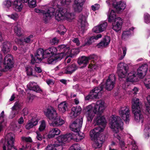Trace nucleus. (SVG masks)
Listing matches in <instances>:
<instances>
[{
  "label": "nucleus",
  "mask_w": 150,
  "mask_h": 150,
  "mask_svg": "<svg viewBox=\"0 0 150 150\" xmlns=\"http://www.w3.org/2000/svg\"><path fill=\"white\" fill-rule=\"evenodd\" d=\"M105 108L104 101L101 100L98 101L96 104L93 103L87 106L85 110L88 120L91 121L96 114L102 113Z\"/></svg>",
  "instance_id": "obj_1"
},
{
  "label": "nucleus",
  "mask_w": 150,
  "mask_h": 150,
  "mask_svg": "<svg viewBox=\"0 0 150 150\" xmlns=\"http://www.w3.org/2000/svg\"><path fill=\"white\" fill-rule=\"evenodd\" d=\"M109 123L110 127L114 133V137L119 140L121 147L123 148L125 146V143L123 140L120 139L118 134L120 130H122L123 129V122L119 117L112 115L110 118Z\"/></svg>",
  "instance_id": "obj_2"
},
{
  "label": "nucleus",
  "mask_w": 150,
  "mask_h": 150,
  "mask_svg": "<svg viewBox=\"0 0 150 150\" xmlns=\"http://www.w3.org/2000/svg\"><path fill=\"white\" fill-rule=\"evenodd\" d=\"M103 131V128L98 126L90 131V136L91 139L93 140L92 145L93 147L99 148L102 146L103 142L105 140V137L103 135H100V133Z\"/></svg>",
  "instance_id": "obj_3"
},
{
  "label": "nucleus",
  "mask_w": 150,
  "mask_h": 150,
  "mask_svg": "<svg viewBox=\"0 0 150 150\" xmlns=\"http://www.w3.org/2000/svg\"><path fill=\"white\" fill-rule=\"evenodd\" d=\"M108 21L110 22H113L112 28L116 32L120 30L122 28V20L120 17L116 18V13L112 9H109L108 14Z\"/></svg>",
  "instance_id": "obj_4"
},
{
  "label": "nucleus",
  "mask_w": 150,
  "mask_h": 150,
  "mask_svg": "<svg viewBox=\"0 0 150 150\" xmlns=\"http://www.w3.org/2000/svg\"><path fill=\"white\" fill-rule=\"evenodd\" d=\"M74 17L73 13L68 12L66 9L59 8L55 13V18L58 21H62L65 20L70 21Z\"/></svg>",
  "instance_id": "obj_5"
},
{
  "label": "nucleus",
  "mask_w": 150,
  "mask_h": 150,
  "mask_svg": "<svg viewBox=\"0 0 150 150\" xmlns=\"http://www.w3.org/2000/svg\"><path fill=\"white\" fill-rule=\"evenodd\" d=\"M35 11L38 13H42L43 16V20L46 23H47L54 15L55 9L50 7L48 6H44L42 7V9L38 8L35 9Z\"/></svg>",
  "instance_id": "obj_6"
},
{
  "label": "nucleus",
  "mask_w": 150,
  "mask_h": 150,
  "mask_svg": "<svg viewBox=\"0 0 150 150\" xmlns=\"http://www.w3.org/2000/svg\"><path fill=\"white\" fill-rule=\"evenodd\" d=\"M45 51L42 48H40L37 50L36 53L35 54L34 57H32L31 60V63L32 64H33L35 63H38L41 61L43 59L47 58L46 60H47V62L49 64H51L52 63H49L48 61L50 57H52L51 53L47 54L45 53L46 51Z\"/></svg>",
  "instance_id": "obj_7"
},
{
  "label": "nucleus",
  "mask_w": 150,
  "mask_h": 150,
  "mask_svg": "<svg viewBox=\"0 0 150 150\" xmlns=\"http://www.w3.org/2000/svg\"><path fill=\"white\" fill-rule=\"evenodd\" d=\"M71 53V51L69 49V47L66 46L63 51H62L61 52L57 54L55 57L53 56V58H51L49 59L48 62L49 63H52L54 61L60 60L64 56L72 57V55Z\"/></svg>",
  "instance_id": "obj_8"
},
{
  "label": "nucleus",
  "mask_w": 150,
  "mask_h": 150,
  "mask_svg": "<svg viewBox=\"0 0 150 150\" xmlns=\"http://www.w3.org/2000/svg\"><path fill=\"white\" fill-rule=\"evenodd\" d=\"M103 92V90L102 85L96 87L92 90L88 95L85 97V99L86 100H90L98 98L101 96Z\"/></svg>",
  "instance_id": "obj_9"
},
{
  "label": "nucleus",
  "mask_w": 150,
  "mask_h": 150,
  "mask_svg": "<svg viewBox=\"0 0 150 150\" xmlns=\"http://www.w3.org/2000/svg\"><path fill=\"white\" fill-rule=\"evenodd\" d=\"M119 115L126 123H129L130 120V110L128 107H121L119 110Z\"/></svg>",
  "instance_id": "obj_10"
},
{
  "label": "nucleus",
  "mask_w": 150,
  "mask_h": 150,
  "mask_svg": "<svg viewBox=\"0 0 150 150\" xmlns=\"http://www.w3.org/2000/svg\"><path fill=\"white\" fill-rule=\"evenodd\" d=\"M13 58L12 56L10 54L7 55L4 58V65L3 64L2 66L4 71H5L13 67Z\"/></svg>",
  "instance_id": "obj_11"
},
{
  "label": "nucleus",
  "mask_w": 150,
  "mask_h": 150,
  "mask_svg": "<svg viewBox=\"0 0 150 150\" xmlns=\"http://www.w3.org/2000/svg\"><path fill=\"white\" fill-rule=\"evenodd\" d=\"M44 114L49 120L52 121L58 116L55 109L51 106L49 107L45 110Z\"/></svg>",
  "instance_id": "obj_12"
},
{
  "label": "nucleus",
  "mask_w": 150,
  "mask_h": 150,
  "mask_svg": "<svg viewBox=\"0 0 150 150\" xmlns=\"http://www.w3.org/2000/svg\"><path fill=\"white\" fill-rule=\"evenodd\" d=\"M106 2L109 5L112 4L118 11H123L126 6L125 3L121 1L116 2V0H107Z\"/></svg>",
  "instance_id": "obj_13"
},
{
  "label": "nucleus",
  "mask_w": 150,
  "mask_h": 150,
  "mask_svg": "<svg viewBox=\"0 0 150 150\" xmlns=\"http://www.w3.org/2000/svg\"><path fill=\"white\" fill-rule=\"evenodd\" d=\"M66 46L64 45H61L58 46L57 48L55 47H52L47 49V50L46 51L45 53L47 54L51 53V54H52V57H50L49 59L51 58H53V56L55 57V56H56V55L57 54L56 53L57 51L60 52H61L62 51H63ZM49 60V59L48 60V61Z\"/></svg>",
  "instance_id": "obj_14"
},
{
  "label": "nucleus",
  "mask_w": 150,
  "mask_h": 150,
  "mask_svg": "<svg viewBox=\"0 0 150 150\" xmlns=\"http://www.w3.org/2000/svg\"><path fill=\"white\" fill-rule=\"evenodd\" d=\"M71 134H67L65 135H61L58 137L57 141L58 146L64 145L67 142L71 140Z\"/></svg>",
  "instance_id": "obj_15"
},
{
  "label": "nucleus",
  "mask_w": 150,
  "mask_h": 150,
  "mask_svg": "<svg viewBox=\"0 0 150 150\" xmlns=\"http://www.w3.org/2000/svg\"><path fill=\"white\" fill-rule=\"evenodd\" d=\"M128 67L126 64L120 63L118 65L117 73L119 76L121 78H125L127 74Z\"/></svg>",
  "instance_id": "obj_16"
},
{
  "label": "nucleus",
  "mask_w": 150,
  "mask_h": 150,
  "mask_svg": "<svg viewBox=\"0 0 150 150\" xmlns=\"http://www.w3.org/2000/svg\"><path fill=\"white\" fill-rule=\"evenodd\" d=\"M83 122L82 118L77 119L69 125V127L71 130L74 132L79 131L81 128Z\"/></svg>",
  "instance_id": "obj_17"
},
{
  "label": "nucleus",
  "mask_w": 150,
  "mask_h": 150,
  "mask_svg": "<svg viewBox=\"0 0 150 150\" xmlns=\"http://www.w3.org/2000/svg\"><path fill=\"white\" fill-rule=\"evenodd\" d=\"M86 17L82 15H80L79 16L78 20V25L80 27V30L83 32L86 30L87 27L88 26V24L86 21Z\"/></svg>",
  "instance_id": "obj_18"
},
{
  "label": "nucleus",
  "mask_w": 150,
  "mask_h": 150,
  "mask_svg": "<svg viewBox=\"0 0 150 150\" xmlns=\"http://www.w3.org/2000/svg\"><path fill=\"white\" fill-rule=\"evenodd\" d=\"M115 78L113 74L110 75L107 79L105 85V88L108 91L112 89L115 83Z\"/></svg>",
  "instance_id": "obj_19"
},
{
  "label": "nucleus",
  "mask_w": 150,
  "mask_h": 150,
  "mask_svg": "<svg viewBox=\"0 0 150 150\" xmlns=\"http://www.w3.org/2000/svg\"><path fill=\"white\" fill-rule=\"evenodd\" d=\"M14 135L11 133L6 134L5 137V142L7 143L8 150H10L13 146Z\"/></svg>",
  "instance_id": "obj_20"
},
{
  "label": "nucleus",
  "mask_w": 150,
  "mask_h": 150,
  "mask_svg": "<svg viewBox=\"0 0 150 150\" xmlns=\"http://www.w3.org/2000/svg\"><path fill=\"white\" fill-rule=\"evenodd\" d=\"M132 112L134 114L135 121L137 122L142 123L144 117L140 109L132 110Z\"/></svg>",
  "instance_id": "obj_21"
},
{
  "label": "nucleus",
  "mask_w": 150,
  "mask_h": 150,
  "mask_svg": "<svg viewBox=\"0 0 150 150\" xmlns=\"http://www.w3.org/2000/svg\"><path fill=\"white\" fill-rule=\"evenodd\" d=\"M85 0H75L73 5V8L75 12H81L82 9V6Z\"/></svg>",
  "instance_id": "obj_22"
},
{
  "label": "nucleus",
  "mask_w": 150,
  "mask_h": 150,
  "mask_svg": "<svg viewBox=\"0 0 150 150\" xmlns=\"http://www.w3.org/2000/svg\"><path fill=\"white\" fill-rule=\"evenodd\" d=\"M107 25V22H101L98 25L94 27L93 29V31L94 32L97 33L102 32L105 30Z\"/></svg>",
  "instance_id": "obj_23"
},
{
  "label": "nucleus",
  "mask_w": 150,
  "mask_h": 150,
  "mask_svg": "<svg viewBox=\"0 0 150 150\" xmlns=\"http://www.w3.org/2000/svg\"><path fill=\"white\" fill-rule=\"evenodd\" d=\"M148 68V66L146 64L139 67L137 70V75L139 78H142L146 75Z\"/></svg>",
  "instance_id": "obj_24"
},
{
  "label": "nucleus",
  "mask_w": 150,
  "mask_h": 150,
  "mask_svg": "<svg viewBox=\"0 0 150 150\" xmlns=\"http://www.w3.org/2000/svg\"><path fill=\"white\" fill-rule=\"evenodd\" d=\"M95 57V56L93 55L90 56L88 57L82 56L79 58L78 63L80 65L83 64L84 65V67H86L88 63V60L94 59Z\"/></svg>",
  "instance_id": "obj_25"
},
{
  "label": "nucleus",
  "mask_w": 150,
  "mask_h": 150,
  "mask_svg": "<svg viewBox=\"0 0 150 150\" xmlns=\"http://www.w3.org/2000/svg\"><path fill=\"white\" fill-rule=\"evenodd\" d=\"M73 0H55L53 1L54 5L59 7V6H67L69 5Z\"/></svg>",
  "instance_id": "obj_26"
},
{
  "label": "nucleus",
  "mask_w": 150,
  "mask_h": 150,
  "mask_svg": "<svg viewBox=\"0 0 150 150\" xmlns=\"http://www.w3.org/2000/svg\"><path fill=\"white\" fill-rule=\"evenodd\" d=\"M60 132V130L57 128H52L50 130L47 136V137H45V136H44V137L48 139L53 138L55 136L59 134Z\"/></svg>",
  "instance_id": "obj_27"
},
{
  "label": "nucleus",
  "mask_w": 150,
  "mask_h": 150,
  "mask_svg": "<svg viewBox=\"0 0 150 150\" xmlns=\"http://www.w3.org/2000/svg\"><path fill=\"white\" fill-rule=\"evenodd\" d=\"M27 86L29 90L35 91L36 92L40 93L42 91L37 83L35 82H30L27 85Z\"/></svg>",
  "instance_id": "obj_28"
},
{
  "label": "nucleus",
  "mask_w": 150,
  "mask_h": 150,
  "mask_svg": "<svg viewBox=\"0 0 150 150\" xmlns=\"http://www.w3.org/2000/svg\"><path fill=\"white\" fill-rule=\"evenodd\" d=\"M38 120L35 117H32L30 120L28 121L25 125V128L27 129H29L33 127L34 126L38 124Z\"/></svg>",
  "instance_id": "obj_29"
},
{
  "label": "nucleus",
  "mask_w": 150,
  "mask_h": 150,
  "mask_svg": "<svg viewBox=\"0 0 150 150\" xmlns=\"http://www.w3.org/2000/svg\"><path fill=\"white\" fill-rule=\"evenodd\" d=\"M75 134H71V139H73L76 142H79L84 138V134L83 133L79 131L75 132Z\"/></svg>",
  "instance_id": "obj_30"
},
{
  "label": "nucleus",
  "mask_w": 150,
  "mask_h": 150,
  "mask_svg": "<svg viewBox=\"0 0 150 150\" xmlns=\"http://www.w3.org/2000/svg\"><path fill=\"white\" fill-rule=\"evenodd\" d=\"M14 30L16 35L21 36L23 35V31L21 28L20 25L17 23H15L14 24Z\"/></svg>",
  "instance_id": "obj_31"
},
{
  "label": "nucleus",
  "mask_w": 150,
  "mask_h": 150,
  "mask_svg": "<svg viewBox=\"0 0 150 150\" xmlns=\"http://www.w3.org/2000/svg\"><path fill=\"white\" fill-rule=\"evenodd\" d=\"M77 69V67L76 64H73L64 69V72L66 74H71L75 71Z\"/></svg>",
  "instance_id": "obj_32"
},
{
  "label": "nucleus",
  "mask_w": 150,
  "mask_h": 150,
  "mask_svg": "<svg viewBox=\"0 0 150 150\" xmlns=\"http://www.w3.org/2000/svg\"><path fill=\"white\" fill-rule=\"evenodd\" d=\"M21 1L16 0L13 2V5L15 10L17 11H21L23 7V6Z\"/></svg>",
  "instance_id": "obj_33"
},
{
  "label": "nucleus",
  "mask_w": 150,
  "mask_h": 150,
  "mask_svg": "<svg viewBox=\"0 0 150 150\" xmlns=\"http://www.w3.org/2000/svg\"><path fill=\"white\" fill-rule=\"evenodd\" d=\"M110 41V38L108 36H106L104 39L97 45L98 47L103 48L108 45Z\"/></svg>",
  "instance_id": "obj_34"
},
{
  "label": "nucleus",
  "mask_w": 150,
  "mask_h": 150,
  "mask_svg": "<svg viewBox=\"0 0 150 150\" xmlns=\"http://www.w3.org/2000/svg\"><path fill=\"white\" fill-rule=\"evenodd\" d=\"M11 47V45L10 42H4L2 44L1 51L4 54H6L9 52Z\"/></svg>",
  "instance_id": "obj_35"
},
{
  "label": "nucleus",
  "mask_w": 150,
  "mask_h": 150,
  "mask_svg": "<svg viewBox=\"0 0 150 150\" xmlns=\"http://www.w3.org/2000/svg\"><path fill=\"white\" fill-rule=\"evenodd\" d=\"M53 121L52 123H49L50 125H52L54 126H59L62 125L64 123V120L59 116H58Z\"/></svg>",
  "instance_id": "obj_36"
},
{
  "label": "nucleus",
  "mask_w": 150,
  "mask_h": 150,
  "mask_svg": "<svg viewBox=\"0 0 150 150\" xmlns=\"http://www.w3.org/2000/svg\"><path fill=\"white\" fill-rule=\"evenodd\" d=\"M95 124L102 125L103 126L105 125V120L103 116H99L94 119Z\"/></svg>",
  "instance_id": "obj_37"
},
{
  "label": "nucleus",
  "mask_w": 150,
  "mask_h": 150,
  "mask_svg": "<svg viewBox=\"0 0 150 150\" xmlns=\"http://www.w3.org/2000/svg\"><path fill=\"white\" fill-rule=\"evenodd\" d=\"M132 110L140 109L139 99L137 98H133L132 100Z\"/></svg>",
  "instance_id": "obj_38"
},
{
  "label": "nucleus",
  "mask_w": 150,
  "mask_h": 150,
  "mask_svg": "<svg viewBox=\"0 0 150 150\" xmlns=\"http://www.w3.org/2000/svg\"><path fill=\"white\" fill-rule=\"evenodd\" d=\"M127 81L131 82L137 81V78L136 73L134 71H132L129 73L127 76Z\"/></svg>",
  "instance_id": "obj_39"
},
{
  "label": "nucleus",
  "mask_w": 150,
  "mask_h": 150,
  "mask_svg": "<svg viewBox=\"0 0 150 150\" xmlns=\"http://www.w3.org/2000/svg\"><path fill=\"white\" fill-rule=\"evenodd\" d=\"M63 147L58 146L57 144L48 145L47 147L46 150H62Z\"/></svg>",
  "instance_id": "obj_40"
},
{
  "label": "nucleus",
  "mask_w": 150,
  "mask_h": 150,
  "mask_svg": "<svg viewBox=\"0 0 150 150\" xmlns=\"http://www.w3.org/2000/svg\"><path fill=\"white\" fill-rule=\"evenodd\" d=\"M102 37V35L100 34H98L96 36H93L88 39L87 42L86 43V45L91 44L95 40H97Z\"/></svg>",
  "instance_id": "obj_41"
},
{
  "label": "nucleus",
  "mask_w": 150,
  "mask_h": 150,
  "mask_svg": "<svg viewBox=\"0 0 150 150\" xmlns=\"http://www.w3.org/2000/svg\"><path fill=\"white\" fill-rule=\"evenodd\" d=\"M33 36V35H30L24 38L23 40V42H22L21 40H17L19 42V43L21 44L25 42L26 43H30L33 42L32 39Z\"/></svg>",
  "instance_id": "obj_42"
},
{
  "label": "nucleus",
  "mask_w": 150,
  "mask_h": 150,
  "mask_svg": "<svg viewBox=\"0 0 150 150\" xmlns=\"http://www.w3.org/2000/svg\"><path fill=\"white\" fill-rule=\"evenodd\" d=\"M58 109L59 111L62 112H64L67 109V103L65 102L62 103L58 105Z\"/></svg>",
  "instance_id": "obj_43"
},
{
  "label": "nucleus",
  "mask_w": 150,
  "mask_h": 150,
  "mask_svg": "<svg viewBox=\"0 0 150 150\" xmlns=\"http://www.w3.org/2000/svg\"><path fill=\"white\" fill-rule=\"evenodd\" d=\"M134 29V28H131L129 29L126 31H124L122 35V39L123 40L127 39L128 38L129 35H130Z\"/></svg>",
  "instance_id": "obj_44"
},
{
  "label": "nucleus",
  "mask_w": 150,
  "mask_h": 150,
  "mask_svg": "<svg viewBox=\"0 0 150 150\" xmlns=\"http://www.w3.org/2000/svg\"><path fill=\"white\" fill-rule=\"evenodd\" d=\"M146 100L147 101L145 104L146 110L149 113H150V95L147 96Z\"/></svg>",
  "instance_id": "obj_45"
},
{
  "label": "nucleus",
  "mask_w": 150,
  "mask_h": 150,
  "mask_svg": "<svg viewBox=\"0 0 150 150\" xmlns=\"http://www.w3.org/2000/svg\"><path fill=\"white\" fill-rule=\"evenodd\" d=\"M46 127V122L45 121L43 120L41 121V123L38 128L40 132H42L44 130Z\"/></svg>",
  "instance_id": "obj_46"
},
{
  "label": "nucleus",
  "mask_w": 150,
  "mask_h": 150,
  "mask_svg": "<svg viewBox=\"0 0 150 150\" xmlns=\"http://www.w3.org/2000/svg\"><path fill=\"white\" fill-rule=\"evenodd\" d=\"M12 2L10 0H4L2 3L3 6L5 8H8L11 6Z\"/></svg>",
  "instance_id": "obj_47"
},
{
  "label": "nucleus",
  "mask_w": 150,
  "mask_h": 150,
  "mask_svg": "<svg viewBox=\"0 0 150 150\" xmlns=\"http://www.w3.org/2000/svg\"><path fill=\"white\" fill-rule=\"evenodd\" d=\"M121 50H122L123 52V55H122L119 58V59L120 60H121L125 56L127 51V48L125 46H123L119 50V54L120 52V53H121Z\"/></svg>",
  "instance_id": "obj_48"
},
{
  "label": "nucleus",
  "mask_w": 150,
  "mask_h": 150,
  "mask_svg": "<svg viewBox=\"0 0 150 150\" xmlns=\"http://www.w3.org/2000/svg\"><path fill=\"white\" fill-rule=\"evenodd\" d=\"M144 136L145 138L147 139L150 137V127H146L144 129Z\"/></svg>",
  "instance_id": "obj_49"
},
{
  "label": "nucleus",
  "mask_w": 150,
  "mask_h": 150,
  "mask_svg": "<svg viewBox=\"0 0 150 150\" xmlns=\"http://www.w3.org/2000/svg\"><path fill=\"white\" fill-rule=\"evenodd\" d=\"M21 105L18 102H16L14 104L12 108V110H15L19 111V110L20 109L21 107Z\"/></svg>",
  "instance_id": "obj_50"
},
{
  "label": "nucleus",
  "mask_w": 150,
  "mask_h": 150,
  "mask_svg": "<svg viewBox=\"0 0 150 150\" xmlns=\"http://www.w3.org/2000/svg\"><path fill=\"white\" fill-rule=\"evenodd\" d=\"M72 110L74 111L75 113L77 114V115H78L81 113L82 109L80 106H77L76 107L72 108Z\"/></svg>",
  "instance_id": "obj_51"
},
{
  "label": "nucleus",
  "mask_w": 150,
  "mask_h": 150,
  "mask_svg": "<svg viewBox=\"0 0 150 150\" xmlns=\"http://www.w3.org/2000/svg\"><path fill=\"white\" fill-rule=\"evenodd\" d=\"M7 16L9 18L15 21L17 20L19 17L18 15L16 13H13L11 15H7Z\"/></svg>",
  "instance_id": "obj_52"
},
{
  "label": "nucleus",
  "mask_w": 150,
  "mask_h": 150,
  "mask_svg": "<svg viewBox=\"0 0 150 150\" xmlns=\"http://www.w3.org/2000/svg\"><path fill=\"white\" fill-rule=\"evenodd\" d=\"M144 21L146 23H149L150 22V16L147 13H146L144 15Z\"/></svg>",
  "instance_id": "obj_53"
},
{
  "label": "nucleus",
  "mask_w": 150,
  "mask_h": 150,
  "mask_svg": "<svg viewBox=\"0 0 150 150\" xmlns=\"http://www.w3.org/2000/svg\"><path fill=\"white\" fill-rule=\"evenodd\" d=\"M129 81H127L124 84H123L122 86V88L125 90H127L129 89H131V85L129 83Z\"/></svg>",
  "instance_id": "obj_54"
},
{
  "label": "nucleus",
  "mask_w": 150,
  "mask_h": 150,
  "mask_svg": "<svg viewBox=\"0 0 150 150\" xmlns=\"http://www.w3.org/2000/svg\"><path fill=\"white\" fill-rule=\"evenodd\" d=\"M18 111H16L13 110H12V111L10 114L9 117L11 119H13L18 114Z\"/></svg>",
  "instance_id": "obj_55"
},
{
  "label": "nucleus",
  "mask_w": 150,
  "mask_h": 150,
  "mask_svg": "<svg viewBox=\"0 0 150 150\" xmlns=\"http://www.w3.org/2000/svg\"><path fill=\"white\" fill-rule=\"evenodd\" d=\"M22 142H32L31 138L30 137H21Z\"/></svg>",
  "instance_id": "obj_56"
},
{
  "label": "nucleus",
  "mask_w": 150,
  "mask_h": 150,
  "mask_svg": "<svg viewBox=\"0 0 150 150\" xmlns=\"http://www.w3.org/2000/svg\"><path fill=\"white\" fill-rule=\"evenodd\" d=\"M144 83L146 88L150 89V78L146 79Z\"/></svg>",
  "instance_id": "obj_57"
},
{
  "label": "nucleus",
  "mask_w": 150,
  "mask_h": 150,
  "mask_svg": "<svg viewBox=\"0 0 150 150\" xmlns=\"http://www.w3.org/2000/svg\"><path fill=\"white\" fill-rule=\"evenodd\" d=\"M27 74L28 75H31L32 74L33 69L31 66H28L26 68Z\"/></svg>",
  "instance_id": "obj_58"
},
{
  "label": "nucleus",
  "mask_w": 150,
  "mask_h": 150,
  "mask_svg": "<svg viewBox=\"0 0 150 150\" xmlns=\"http://www.w3.org/2000/svg\"><path fill=\"white\" fill-rule=\"evenodd\" d=\"M3 57L2 54L0 53V71H4V69L2 67Z\"/></svg>",
  "instance_id": "obj_59"
},
{
  "label": "nucleus",
  "mask_w": 150,
  "mask_h": 150,
  "mask_svg": "<svg viewBox=\"0 0 150 150\" xmlns=\"http://www.w3.org/2000/svg\"><path fill=\"white\" fill-rule=\"evenodd\" d=\"M100 7V5L98 4H95L93 5L91 7L92 9L94 11L98 10Z\"/></svg>",
  "instance_id": "obj_60"
},
{
  "label": "nucleus",
  "mask_w": 150,
  "mask_h": 150,
  "mask_svg": "<svg viewBox=\"0 0 150 150\" xmlns=\"http://www.w3.org/2000/svg\"><path fill=\"white\" fill-rule=\"evenodd\" d=\"M37 134L36 138L38 140H41L42 139V136L41 135L40 132L38 131H36V132Z\"/></svg>",
  "instance_id": "obj_61"
},
{
  "label": "nucleus",
  "mask_w": 150,
  "mask_h": 150,
  "mask_svg": "<svg viewBox=\"0 0 150 150\" xmlns=\"http://www.w3.org/2000/svg\"><path fill=\"white\" fill-rule=\"evenodd\" d=\"M132 150H138L136 142L134 141H132Z\"/></svg>",
  "instance_id": "obj_62"
},
{
  "label": "nucleus",
  "mask_w": 150,
  "mask_h": 150,
  "mask_svg": "<svg viewBox=\"0 0 150 150\" xmlns=\"http://www.w3.org/2000/svg\"><path fill=\"white\" fill-rule=\"evenodd\" d=\"M58 40L57 38H54L50 41V43L52 45H53L55 44L58 43Z\"/></svg>",
  "instance_id": "obj_63"
},
{
  "label": "nucleus",
  "mask_w": 150,
  "mask_h": 150,
  "mask_svg": "<svg viewBox=\"0 0 150 150\" xmlns=\"http://www.w3.org/2000/svg\"><path fill=\"white\" fill-rule=\"evenodd\" d=\"M72 40L74 42L76 43L77 45H79L80 42L79 40L77 38H74L72 39Z\"/></svg>",
  "instance_id": "obj_64"
}]
</instances>
